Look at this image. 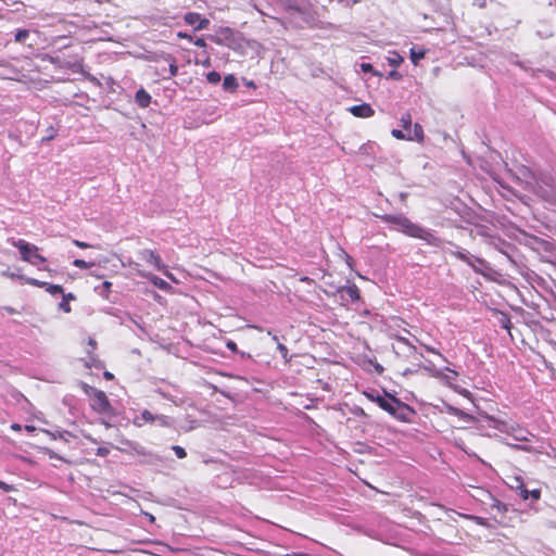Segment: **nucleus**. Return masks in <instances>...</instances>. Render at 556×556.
Returning a JSON list of instances; mask_svg holds the SVG:
<instances>
[{
    "label": "nucleus",
    "mask_w": 556,
    "mask_h": 556,
    "mask_svg": "<svg viewBox=\"0 0 556 556\" xmlns=\"http://www.w3.org/2000/svg\"><path fill=\"white\" fill-rule=\"evenodd\" d=\"M29 36V30L27 29H17L15 33L14 40L18 43H23Z\"/></svg>",
    "instance_id": "obj_23"
},
{
    "label": "nucleus",
    "mask_w": 556,
    "mask_h": 556,
    "mask_svg": "<svg viewBox=\"0 0 556 556\" xmlns=\"http://www.w3.org/2000/svg\"><path fill=\"white\" fill-rule=\"evenodd\" d=\"M421 345L425 348L427 352L438 355L443 362H447L446 357L443 354H441L437 349L424 343H421Z\"/></svg>",
    "instance_id": "obj_28"
},
{
    "label": "nucleus",
    "mask_w": 556,
    "mask_h": 556,
    "mask_svg": "<svg viewBox=\"0 0 556 556\" xmlns=\"http://www.w3.org/2000/svg\"><path fill=\"white\" fill-rule=\"evenodd\" d=\"M18 279L23 280L25 283L45 289L49 294L56 295V294H63L64 289L60 285H53L46 281L38 280L36 278L31 277H24L22 275L17 276Z\"/></svg>",
    "instance_id": "obj_8"
},
{
    "label": "nucleus",
    "mask_w": 556,
    "mask_h": 556,
    "mask_svg": "<svg viewBox=\"0 0 556 556\" xmlns=\"http://www.w3.org/2000/svg\"><path fill=\"white\" fill-rule=\"evenodd\" d=\"M300 280L303 282H307V283L313 282V279H311L308 277H302Z\"/></svg>",
    "instance_id": "obj_48"
},
{
    "label": "nucleus",
    "mask_w": 556,
    "mask_h": 556,
    "mask_svg": "<svg viewBox=\"0 0 556 556\" xmlns=\"http://www.w3.org/2000/svg\"><path fill=\"white\" fill-rule=\"evenodd\" d=\"M129 266H131L134 269L137 270V273L141 276V277H146L148 278L156 288L163 290V291H169L172 289V286L166 282L164 279L155 276V275H151V274H147L142 270H139L138 267H139V264L138 263H135V262H129Z\"/></svg>",
    "instance_id": "obj_10"
},
{
    "label": "nucleus",
    "mask_w": 556,
    "mask_h": 556,
    "mask_svg": "<svg viewBox=\"0 0 556 556\" xmlns=\"http://www.w3.org/2000/svg\"><path fill=\"white\" fill-rule=\"evenodd\" d=\"M26 429H27L28 431H31L34 428H33V427L27 426V427H26Z\"/></svg>",
    "instance_id": "obj_55"
},
{
    "label": "nucleus",
    "mask_w": 556,
    "mask_h": 556,
    "mask_svg": "<svg viewBox=\"0 0 556 556\" xmlns=\"http://www.w3.org/2000/svg\"><path fill=\"white\" fill-rule=\"evenodd\" d=\"M0 489L4 492H12L14 491V486L11 484L5 483L4 481L0 480Z\"/></svg>",
    "instance_id": "obj_36"
},
{
    "label": "nucleus",
    "mask_w": 556,
    "mask_h": 556,
    "mask_svg": "<svg viewBox=\"0 0 556 556\" xmlns=\"http://www.w3.org/2000/svg\"><path fill=\"white\" fill-rule=\"evenodd\" d=\"M73 244H75L77 248L79 249H89V248H93L91 244L85 242V241H79L77 239H74L73 241Z\"/></svg>",
    "instance_id": "obj_34"
},
{
    "label": "nucleus",
    "mask_w": 556,
    "mask_h": 556,
    "mask_svg": "<svg viewBox=\"0 0 556 556\" xmlns=\"http://www.w3.org/2000/svg\"><path fill=\"white\" fill-rule=\"evenodd\" d=\"M377 404L379 407L390 415H396V409L400 410H408V405L402 403L399 399L395 396H390L389 399L378 396L376 399Z\"/></svg>",
    "instance_id": "obj_7"
},
{
    "label": "nucleus",
    "mask_w": 556,
    "mask_h": 556,
    "mask_svg": "<svg viewBox=\"0 0 556 556\" xmlns=\"http://www.w3.org/2000/svg\"><path fill=\"white\" fill-rule=\"evenodd\" d=\"M12 429H13V430H20V429H21V426H20V425L14 424V425H12Z\"/></svg>",
    "instance_id": "obj_52"
},
{
    "label": "nucleus",
    "mask_w": 556,
    "mask_h": 556,
    "mask_svg": "<svg viewBox=\"0 0 556 556\" xmlns=\"http://www.w3.org/2000/svg\"><path fill=\"white\" fill-rule=\"evenodd\" d=\"M92 391V403L91 408L99 414H111L113 407L110 400L104 391L91 389Z\"/></svg>",
    "instance_id": "obj_5"
},
{
    "label": "nucleus",
    "mask_w": 556,
    "mask_h": 556,
    "mask_svg": "<svg viewBox=\"0 0 556 556\" xmlns=\"http://www.w3.org/2000/svg\"><path fill=\"white\" fill-rule=\"evenodd\" d=\"M421 368L432 378H443V370L438 369L431 362H428Z\"/></svg>",
    "instance_id": "obj_18"
},
{
    "label": "nucleus",
    "mask_w": 556,
    "mask_h": 556,
    "mask_svg": "<svg viewBox=\"0 0 556 556\" xmlns=\"http://www.w3.org/2000/svg\"><path fill=\"white\" fill-rule=\"evenodd\" d=\"M89 344L92 346V348H96L97 346V342L94 339H89Z\"/></svg>",
    "instance_id": "obj_49"
},
{
    "label": "nucleus",
    "mask_w": 556,
    "mask_h": 556,
    "mask_svg": "<svg viewBox=\"0 0 556 556\" xmlns=\"http://www.w3.org/2000/svg\"><path fill=\"white\" fill-rule=\"evenodd\" d=\"M402 61H403V59L396 53L393 59H389L390 64L393 66H399Z\"/></svg>",
    "instance_id": "obj_37"
},
{
    "label": "nucleus",
    "mask_w": 556,
    "mask_h": 556,
    "mask_svg": "<svg viewBox=\"0 0 556 556\" xmlns=\"http://www.w3.org/2000/svg\"><path fill=\"white\" fill-rule=\"evenodd\" d=\"M491 426L502 433L513 437L517 441H528V431L518 422L511 420H503L494 416H486Z\"/></svg>",
    "instance_id": "obj_3"
},
{
    "label": "nucleus",
    "mask_w": 556,
    "mask_h": 556,
    "mask_svg": "<svg viewBox=\"0 0 556 556\" xmlns=\"http://www.w3.org/2000/svg\"><path fill=\"white\" fill-rule=\"evenodd\" d=\"M384 223L396 225L399 229L408 237L420 239L427 244L439 247L441 239L432 233L430 230L413 223L409 218L402 214L392 215L386 214L380 217Z\"/></svg>",
    "instance_id": "obj_1"
},
{
    "label": "nucleus",
    "mask_w": 556,
    "mask_h": 556,
    "mask_svg": "<svg viewBox=\"0 0 556 556\" xmlns=\"http://www.w3.org/2000/svg\"><path fill=\"white\" fill-rule=\"evenodd\" d=\"M389 76L397 80L402 78V75L396 71L390 72Z\"/></svg>",
    "instance_id": "obj_43"
},
{
    "label": "nucleus",
    "mask_w": 556,
    "mask_h": 556,
    "mask_svg": "<svg viewBox=\"0 0 556 556\" xmlns=\"http://www.w3.org/2000/svg\"><path fill=\"white\" fill-rule=\"evenodd\" d=\"M223 87L225 90L235 91L238 88L237 78L233 75L225 76Z\"/></svg>",
    "instance_id": "obj_19"
},
{
    "label": "nucleus",
    "mask_w": 556,
    "mask_h": 556,
    "mask_svg": "<svg viewBox=\"0 0 556 556\" xmlns=\"http://www.w3.org/2000/svg\"><path fill=\"white\" fill-rule=\"evenodd\" d=\"M177 36H178L179 38H182V39L192 40V36H191V35H189V34H187V33H181V31H180V33H178V34H177Z\"/></svg>",
    "instance_id": "obj_42"
},
{
    "label": "nucleus",
    "mask_w": 556,
    "mask_h": 556,
    "mask_svg": "<svg viewBox=\"0 0 556 556\" xmlns=\"http://www.w3.org/2000/svg\"><path fill=\"white\" fill-rule=\"evenodd\" d=\"M413 410L408 407V410H400L396 409V415H393L395 418L402 421H407V414L412 413Z\"/></svg>",
    "instance_id": "obj_29"
},
{
    "label": "nucleus",
    "mask_w": 556,
    "mask_h": 556,
    "mask_svg": "<svg viewBox=\"0 0 556 556\" xmlns=\"http://www.w3.org/2000/svg\"><path fill=\"white\" fill-rule=\"evenodd\" d=\"M424 58H425L424 51H416L414 49L410 50V60L415 65H417L419 60H421Z\"/></svg>",
    "instance_id": "obj_25"
},
{
    "label": "nucleus",
    "mask_w": 556,
    "mask_h": 556,
    "mask_svg": "<svg viewBox=\"0 0 556 556\" xmlns=\"http://www.w3.org/2000/svg\"><path fill=\"white\" fill-rule=\"evenodd\" d=\"M349 112L353 116L359 117V118H368V117L374 116V114H375V110L368 103L353 105V106L349 108Z\"/></svg>",
    "instance_id": "obj_11"
},
{
    "label": "nucleus",
    "mask_w": 556,
    "mask_h": 556,
    "mask_svg": "<svg viewBox=\"0 0 556 556\" xmlns=\"http://www.w3.org/2000/svg\"><path fill=\"white\" fill-rule=\"evenodd\" d=\"M73 265L80 269H89L94 266V263L86 262L85 260H81V258H76L73 261Z\"/></svg>",
    "instance_id": "obj_22"
},
{
    "label": "nucleus",
    "mask_w": 556,
    "mask_h": 556,
    "mask_svg": "<svg viewBox=\"0 0 556 556\" xmlns=\"http://www.w3.org/2000/svg\"><path fill=\"white\" fill-rule=\"evenodd\" d=\"M495 314L497 315V321L500 326L505 329L509 336H511L510 330L513 325L509 315L501 311H495Z\"/></svg>",
    "instance_id": "obj_13"
},
{
    "label": "nucleus",
    "mask_w": 556,
    "mask_h": 556,
    "mask_svg": "<svg viewBox=\"0 0 556 556\" xmlns=\"http://www.w3.org/2000/svg\"><path fill=\"white\" fill-rule=\"evenodd\" d=\"M169 77H175L178 73V66L176 65L175 61H173L169 64Z\"/></svg>",
    "instance_id": "obj_35"
},
{
    "label": "nucleus",
    "mask_w": 556,
    "mask_h": 556,
    "mask_svg": "<svg viewBox=\"0 0 556 556\" xmlns=\"http://www.w3.org/2000/svg\"><path fill=\"white\" fill-rule=\"evenodd\" d=\"M184 21L186 24L194 27V30H203L206 29L210 25V20L206 17H202L200 13L197 12H188L184 16Z\"/></svg>",
    "instance_id": "obj_9"
},
{
    "label": "nucleus",
    "mask_w": 556,
    "mask_h": 556,
    "mask_svg": "<svg viewBox=\"0 0 556 556\" xmlns=\"http://www.w3.org/2000/svg\"><path fill=\"white\" fill-rule=\"evenodd\" d=\"M520 495L523 500H528L529 497L534 501H539L541 498V491L539 489H534L532 491H528L527 489H522Z\"/></svg>",
    "instance_id": "obj_21"
},
{
    "label": "nucleus",
    "mask_w": 556,
    "mask_h": 556,
    "mask_svg": "<svg viewBox=\"0 0 556 556\" xmlns=\"http://www.w3.org/2000/svg\"><path fill=\"white\" fill-rule=\"evenodd\" d=\"M204 64L207 65V66L210 65V58L208 56H206V61H204Z\"/></svg>",
    "instance_id": "obj_54"
},
{
    "label": "nucleus",
    "mask_w": 556,
    "mask_h": 556,
    "mask_svg": "<svg viewBox=\"0 0 556 556\" xmlns=\"http://www.w3.org/2000/svg\"><path fill=\"white\" fill-rule=\"evenodd\" d=\"M362 67H363L364 71H368L371 67V65L370 64H363Z\"/></svg>",
    "instance_id": "obj_50"
},
{
    "label": "nucleus",
    "mask_w": 556,
    "mask_h": 556,
    "mask_svg": "<svg viewBox=\"0 0 556 556\" xmlns=\"http://www.w3.org/2000/svg\"><path fill=\"white\" fill-rule=\"evenodd\" d=\"M206 79L211 84H217L220 81L222 77L218 72L212 71V72L207 73Z\"/></svg>",
    "instance_id": "obj_26"
},
{
    "label": "nucleus",
    "mask_w": 556,
    "mask_h": 556,
    "mask_svg": "<svg viewBox=\"0 0 556 556\" xmlns=\"http://www.w3.org/2000/svg\"><path fill=\"white\" fill-rule=\"evenodd\" d=\"M493 506H496L498 510L503 509V511L506 510L505 505H503L500 501L495 500V504Z\"/></svg>",
    "instance_id": "obj_45"
},
{
    "label": "nucleus",
    "mask_w": 556,
    "mask_h": 556,
    "mask_svg": "<svg viewBox=\"0 0 556 556\" xmlns=\"http://www.w3.org/2000/svg\"><path fill=\"white\" fill-rule=\"evenodd\" d=\"M391 134H392V136H393L394 138L399 139V140H408L407 135H406V134H404V132H403L402 130H400V129H393V130L391 131Z\"/></svg>",
    "instance_id": "obj_32"
},
{
    "label": "nucleus",
    "mask_w": 556,
    "mask_h": 556,
    "mask_svg": "<svg viewBox=\"0 0 556 556\" xmlns=\"http://www.w3.org/2000/svg\"><path fill=\"white\" fill-rule=\"evenodd\" d=\"M194 45L199 48H206V42L203 38H197Z\"/></svg>",
    "instance_id": "obj_40"
},
{
    "label": "nucleus",
    "mask_w": 556,
    "mask_h": 556,
    "mask_svg": "<svg viewBox=\"0 0 556 556\" xmlns=\"http://www.w3.org/2000/svg\"><path fill=\"white\" fill-rule=\"evenodd\" d=\"M538 194L546 201L556 202V191H546L542 186H539Z\"/></svg>",
    "instance_id": "obj_20"
},
{
    "label": "nucleus",
    "mask_w": 556,
    "mask_h": 556,
    "mask_svg": "<svg viewBox=\"0 0 556 556\" xmlns=\"http://www.w3.org/2000/svg\"><path fill=\"white\" fill-rule=\"evenodd\" d=\"M220 33H222V34H225V35H226V37H228V36H231V35H232V30H231V28H229V27H225V28H223V29L220 30Z\"/></svg>",
    "instance_id": "obj_44"
},
{
    "label": "nucleus",
    "mask_w": 556,
    "mask_h": 556,
    "mask_svg": "<svg viewBox=\"0 0 556 556\" xmlns=\"http://www.w3.org/2000/svg\"><path fill=\"white\" fill-rule=\"evenodd\" d=\"M63 299L61 303L59 304V308L63 311L64 313H71L72 307L70 305V301H74L76 296L73 293H63Z\"/></svg>",
    "instance_id": "obj_16"
},
{
    "label": "nucleus",
    "mask_w": 556,
    "mask_h": 556,
    "mask_svg": "<svg viewBox=\"0 0 556 556\" xmlns=\"http://www.w3.org/2000/svg\"><path fill=\"white\" fill-rule=\"evenodd\" d=\"M407 138L409 141H417L419 143H422L425 141V134L424 129L420 124L415 123L413 127V135L408 134Z\"/></svg>",
    "instance_id": "obj_15"
},
{
    "label": "nucleus",
    "mask_w": 556,
    "mask_h": 556,
    "mask_svg": "<svg viewBox=\"0 0 556 556\" xmlns=\"http://www.w3.org/2000/svg\"><path fill=\"white\" fill-rule=\"evenodd\" d=\"M468 2L479 9H484L486 7V0H469Z\"/></svg>",
    "instance_id": "obj_33"
},
{
    "label": "nucleus",
    "mask_w": 556,
    "mask_h": 556,
    "mask_svg": "<svg viewBox=\"0 0 556 556\" xmlns=\"http://www.w3.org/2000/svg\"><path fill=\"white\" fill-rule=\"evenodd\" d=\"M103 287L105 288V290H106V291H110V290H111V288H112V282H110V281H104V282H103Z\"/></svg>",
    "instance_id": "obj_47"
},
{
    "label": "nucleus",
    "mask_w": 556,
    "mask_h": 556,
    "mask_svg": "<svg viewBox=\"0 0 556 556\" xmlns=\"http://www.w3.org/2000/svg\"><path fill=\"white\" fill-rule=\"evenodd\" d=\"M8 242L18 250L23 262L36 267H39L41 264L47 262L46 256L39 253V248L36 244L29 243L23 239L16 240L14 238H9Z\"/></svg>",
    "instance_id": "obj_2"
},
{
    "label": "nucleus",
    "mask_w": 556,
    "mask_h": 556,
    "mask_svg": "<svg viewBox=\"0 0 556 556\" xmlns=\"http://www.w3.org/2000/svg\"><path fill=\"white\" fill-rule=\"evenodd\" d=\"M104 377H105L106 379H111V378L113 377V375H112L111 372H109V371H105V372H104Z\"/></svg>",
    "instance_id": "obj_51"
},
{
    "label": "nucleus",
    "mask_w": 556,
    "mask_h": 556,
    "mask_svg": "<svg viewBox=\"0 0 556 556\" xmlns=\"http://www.w3.org/2000/svg\"><path fill=\"white\" fill-rule=\"evenodd\" d=\"M226 346H227V349H229L232 352H237L238 351L237 344L233 341H228L226 343Z\"/></svg>",
    "instance_id": "obj_41"
},
{
    "label": "nucleus",
    "mask_w": 556,
    "mask_h": 556,
    "mask_svg": "<svg viewBox=\"0 0 556 556\" xmlns=\"http://www.w3.org/2000/svg\"><path fill=\"white\" fill-rule=\"evenodd\" d=\"M401 125L405 130H408L412 126V115L406 112L401 116Z\"/></svg>",
    "instance_id": "obj_24"
},
{
    "label": "nucleus",
    "mask_w": 556,
    "mask_h": 556,
    "mask_svg": "<svg viewBox=\"0 0 556 556\" xmlns=\"http://www.w3.org/2000/svg\"><path fill=\"white\" fill-rule=\"evenodd\" d=\"M149 520L154 521V517L150 515Z\"/></svg>",
    "instance_id": "obj_56"
},
{
    "label": "nucleus",
    "mask_w": 556,
    "mask_h": 556,
    "mask_svg": "<svg viewBox=\"0 0 556 556\" xmlns=\"http://www.w3.org/2000/svg\"><path fill=\"white\" fill-rule=\"evenodd\" d=\"M49 131H50V132H49V136L47 137V139H48V140H51V139H53V138H54V136H55V130H54V128H53V127H51V128L49 129Z\"/></svg>",
    "instance_id": "obj_46"
},
{
    "label": "nucleus",
    "mask_w": 556,
    "mask_h": 556,
    "mask_svg": "<svg viewBox=\"0 0 556 556\" xmlns=\"http://www.w3.org/2000/svg\"><path fill=\"white\" fill-rule=\"evenodd\" d=\"M135 100L140 108L146 109L151 103V96L146 89L140 88L135 94Z\"/></svg>",
    "instance_id": "obj_12"
},
{
    "label": "nucleus",
    "mask_w": 556,
    "mask_h": 556,
    "mask_svg": "<svg viewBox=\"0 0 556 556\" xmlns=\"http://www.w3.org/2000/svg\"><path fill=\"white\" fill-rule=\"evenodd\" d=\"M445 370L447 371V374H445L443 371V378H438V379L441 380L446 386L452 387L453 386V381H455L457 379V377H458V372L456 370H453V369L448 368V367H446Z\"/></svg>",
    "instance_id": "obj_17"
},
{
    "label": "nucleus",
    "mask_w": 556,
    "mask_h": 556,
    "mask_svg": "<svg viewBox=\"0 0 556 556\" xmlns=\"http://www.w3.org/2000/svg\"><path fill=\"white\" fill-rule=\"evenodd\" d=\"M109 453H110V451L108 447H98V450H97L98 456L104 457V456L109 455Z\"/></svg>",
    "instance_id": "obj_38"
},
{
    "label": "nucleus",
    "mask_w": 556,
    "mask_h": 556,
    "mask_svg": "<svg viewBox=\"0 0 556 556\" xmlns=\"http://www.w3.org/2000/svg\"><path fill=\"white\" fill-rule=\"evenodd\" d=\"M139 256L147 264L152 265L156 270L163 273L167 278L175 280L172 273H169L167 266L163 263L160 254L150 249H143L139 252Z\"/></svg>",
    "instance_id": "obj_4"
},
{
    "label": "nucleus",
    "mask_w": 556,
    "mask_h": 556,
    "mask_svg": "<svg viewBox=\"0 0 556 556\" xmlns=\"http://www.w3.org/2000/svg\"><path fill=\"white\" fill-rule=\"evenodd\" d=\"M172 450L174 451L175 455L180 459H182L187 456L185 448L179 445H174L172 447Z\"/></svg>",
    "instance_id": "obj_30"
},
{
    "label": "nucleus",
    "mask_w": 556,
    "mask_h": 556,
    "mask_svg": "<svg viewBox=\"0 0 556 556\" xmlns=\"http://www.w3.org/2000/svg\"><path fill=\"white\" fill-rule=\"evenodd\" d=\"M396 340H397L400 343L406 344V345H408L410 349L415 350V346H414V345H412V344L409 343V341H408L406 338H404V337H396Z\"/></svg>",
    "instance_id": "obj_39"
},
{
    "label": "nucleus",
    "mask_w": 556,
    "mask_h": 556,
    "mask_svg": "<svg viewBox=\"0 0 556 556\" xmlns=\"http://www.w3.org/2000/svg\"><path fill=\"white\" fill-rule=\"evenodd\" d=\"M136 427H143L147 424L157 422L161 427H169V419L165 415H154L150 410L144 409L140 416H136L132 420Z\"/></svg>",
    "instance_id": "obj_6"
},
{
    "label": "nucleus",
    "mask_w": 556,
    "mask_h": 556,
    "mask_svg": "<svg viewBox=\"0 0 556 556\" xmlns=\"http://www.w3.org/2000/svg\"><path fill=\"white\" fill-rule=\"evenodd\" d=\"M5 309H7L10 314L15 313L14 308H12V307H7Z\"/></svg>",
    "instance_id": "obj_53"
},
{
    "label": "nucleus",
    "mask_w": 556,
    "mask_h": 556,
    "mask_svg": "<svg viewBox=\"0 0 556 556\" xmlns=\"http://www.w3.org/2000/svg\"><path fill=\"white\" fill-rule=\"evenodd\" d=\"M277 350L279 351L281 357L286 361V362H289L290 361V356H289V350L288 348L282 344V343H278L277 345Z\"/></svg>",
    "instance_id": "obj_27"
},
{
    "label": "nucleus",
    "mask_w": 556,
    "mask_h": 556,
    "mask_svg": "<svg viewBox=\"0 0 556 556\" xmlns=\"http://www.w3.org/2000/svg\"><path fill=\"white\" fill-rule=\"evenodd\" d=\"M339 292L345 293L351 301H358L361 298V291L356 285L345 286L339 289Z\"/></svg>",
    "instance_id": "obj_14"
},
{
    "label": "nucleus",
    "mask_w": 556,
    "mask_h": 556,
    "mask_svg": "<svg viewBox=\"0 0 556 556\" xmlns=\"http://www.w3.org/2000/svg\"><path fill=\"white\" fill-rule=\"evenodd\" d=\"M453 254H454V256L456 258L467 263L468 265H472L470 258L468 257V255L466 253L460 252V251H456Z\"/></svg>",
    "instance_id": "obj_31"
}]
</instances>
